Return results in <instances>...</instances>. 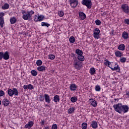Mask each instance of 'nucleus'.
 <instances>
[{"instance_id": "obj_18", "label": "nucleus", "mask_w": 129, "mask_h": 129, "mask_svg": "<svg viewBox=\"0 0 129 129\" xmlns=\"http://www.w3.org/2000/svg\"><path fill=\"white\" fill-rule=\"evenodd\" d=\"M118 49L120 51H124L125 50V46L123 44H121L118 46Z\"/></svg>"}, {"instance_id": "obj_2", "label": "nucleus", "mask_w": 129, "mask_h": 129, "mask_svg": "<svg viewBox=\"0 0 129 129\" xmlns=\"http://www.w3.org/2000/svg\"><path fill=\"white\" fill-rule=\"evenodd\" d=\"M22 14L23 15L22 18L25 21H28V20L31 21L33 18V15L35 14V12L33 10L27 12L25 10H22Z\"/></svg>"}, {"instance_id": "obj_24", "label": "nucleus", "mask_w": 129, "mask_h": 129, "mask_svg": "<svg viewBox=\"0 0 129 129\" xmlns=\"http://www.w3.org/2000/svg\"><path fill=\"white\" fill-rule=\"evenodd\" d=\"M104 63L105 66H107L108 67L110 68V67L111 66V63H112V62H110L108 60H105Z\"/></svg>"}, {"instance_id": "obj_35", "label": "nucleus", "mask_w": 129, "mask_h": 129, "mask_svg": "<svg viewBox=\"0 0 129 129\" xmlns=\"http://www.w3.org/2000/svg\"><path fill=\"white\" fill-rule=\"evenodd\" d=\"M71 101L74 103V102H76L77 101V98L75 96L72 97L71 98Z\"/></svg>"}, {"instance_id": "obj_22", "label": "nucleus", "mask_w": 129, "mask_h": 129, "mask_svg": "<svg viewBox=\"0 0 129 129\" xmlns=\"http://www.w3.org/2000/svg\"><path fill=\"white\" fill-rule=\"evenodd\" d=\"M96 73V70L94 68H91L90 69V74L91 75H94Z\"/></svg>"}, {"instance_id": "obj_56", "label": "nucleus", "mask_w": 129, "mask_h": 129, "mask_svg": "<svg viewBox=\"0 0 129 129\" xmlns=\"http://www.w3.org/2000/svg\"><path fill=\"white\" fill-rule=\"evenodd\" d=\"M1 104H2V101L0 100V105H1Z\"/></svg>"}, {"instance_id": "obj_42", "label": "nucleus", "mask_w": 129, "mask_h": 129, "mask_svg": "<svg viewBox=\"0 0 129 129\" xmlns=\"http://www.w3.org/2000/svg\"><path fill=\"white\" fill-rule=\"evenodd\" d=\"M95 24L97 26H100V25H101V21L97 19L95 21Z\"/></svg>"}, {"instance_id": "obj_31", "label": "nucleus", "mask_w": 129, "mask_h": 129, "mask_svg": "<svg viewBox=\"0 0 129 129\" xmlns=\"http://www.w3.org/2000/svg\"><path fill=\"white\" fill-rule=\"evenodd\" d=\"M69 41L70 43H71V44L75 43V37L74 36H71L69 38Z\"/></svg>"}, {"instance_id": "obj_14", "label": "nucleus", "mask_w": 129, "mask_h": 129, "mask_svg": "<svg viewBox=\"0 0 129 129\" xmlns=\"http://www.w3.org/2000/svg\"><path fill=\"white\" fill-rule=\"evenodd\" d=\"M89 101L90 104L92 105V106H93V107H96V106H97V103L95 100L93 99H89Z\"/></svg>"}, {"instance_id": "obj_57", "label": "nucleus", "mask_w": 129, "mask_h": 129, "mask_svg": "<svg viewBox=\"0 0 129 129\" xmlns=\"http://www.w3.org/2000/svg\"><path fill=\"white\" fill-rule=\"evenodd\" d=\"M1 114H0V117H1Z\"/></svg>"}, {"instance_id": "obj_8", "label": "nucleus", "mask_w": 129, "mask_h": 129, "mask_svg": "<svg viewBox=\"0 0 129 129\" xmlns=\"http://www.w3.org/2000/svg\"><path fill=\"white\" fill-rule=\"evenodd\" d=\"M99 34H100V30L98 28H96L93 31V36L95 39H98L99 37Z\"/></svg>"}, {"instance_id": "obj_11", "label": "nucleus", "mask_w": 129, "mask_h": 129, "mask_svg": "<svg viewBox=\"0 0 129 129\" xmlns=\"http://www.w3.org/2000/svg\"><path fill=\"white\" fill-rule=\"evenodd\" d=\"M79 19L81 21H83V20H85L86 19V15L83 12H79Z\"/></svg>"}, {"instance_id": "obj_25", "label": "nucleus", "mask_w": 129, "mask_h": 129, "mask_svg": "<svg viewBox=\"0 0 129 129\" xmlns=\"http://www.w3.org/2000/svg\"><path fill=\"white\" fill-rule=\"evenodd\" d=\"M122 37L124 39H127L128 38V34L126 32H123L122 34Z\"/></svg>"}, {"instance_id": "obj_51", "label": "nucleus", "mask_w": 129, "mask_h": 129, "mask_svg": "<svg viewBox=\"0 0 129 129\" xmlns=\"http://www.w3.org/2000/svg\"><path fill=\"white\" fill-rule=\"evenodd\" d=\"M24 89L27 90L28 89V85H24L23 86Z\"/></svg>"}, {"instance_id": "obj_55", "label": "nucleus", "mask_w": 129, "mask_h": 129, "mask_svg": "<svg viewBox=\"0 0 129 129\" xmlns=\"http://www.w3.org/2000/svg\"><path fill=\"white\" fill-rule=\"evenodd\" d=\"M45 129H49V127L46 126V127H45Z\"/></svg>"}, {"instance_id": "obj_46", "label": "nucleus", "mask_w": 129, "mask_h": 129, "mask_svg": "<svg viewBox=\"0 0 129 129\" xmlns=\"http://www.w3.org/2000/svg\"><path fill=\"white\" fill-rule=\"evenodd\" d=\"M3 58H4V52H0V60H2Z\"/></svg>"}, {"instance_id": "obj_16", "label": "nucleus", "mask_w": 129, "mask_h": 129, "mask_svg": "<svg viewBox=\"0 0 129 129\" xmlns=\"http://www.w3.org/2000/svg\"><path fill=\"white\" fill-rule=\"evenodd\" d=\"M3 59H4V60H9V59H10V54H9V52L6 51L4 53Z\"/></svg>"}, {"instance_id": "obj_13", "label": "nucleus", "mask_w": 129, "mask_h": 129, "mask_svg": "<svg viewBox=\"0 0 129 129\" xmlns=\"http://www.w3.org/2000/svg\"><path fill=\"white\" fill-rule=\"evenodd\" d=\"M44 97L45 102L47 103H51V99H50V96L47 94H44Z\"/></svg>"}, {"instance_id": "obj_32", "label": "nucleus", "mask_w": 129, "mask_h": 129, "mask_svg": "<svg viewBox=\"0 0 129 129\" xmlns=\"http://www.w3.org/2000/svg\"><path fill=\"white\" fill-rule=\"evenodd\" d=\"M95 90L96 91L99 92L100 90H101V88L100 87V86L97 85L95 86Z\"/></svg>"}, {"instance_id": "obj_52", "label": "nucleus", "mask_w": 129, "mask_h": 129, "mask_svg": "<svg viewBox=\"0 0 129 129\" xmlns=\"http://www.w3.org/2000/svg\"><path fill=\"white\" fill-rule=\"evenodd\" d=\"M41 125H44L45 124V121L44 120H41L40 122Z\"/></svg>"}, {"instance_id": "obj_44", "label": "nucleus", "mask_w": 129, "mask_h": 129, "mask_svg": "<svg viewBox=\"0 0 129 129\" xmlns=\"http://www.w3.org/2000/svg\"><path fill=\"white\" fill-rule=\"evenodd\" d=\"M57 124H54L52 125L51 129H57Z\"/></svg>"}, {"instance_id": "obj_53", "label": "nucleus", "mask_w": 129, "mask_h": 129, "mask_svg": "<svg viewBox=\"0 0 129 129\" xmlns=\"http://www.w3.org/2000/svg\"><path fill=\"white\" fill-rule=\"evenodd\" d=\"M105 15H106V13L104 12L103 14V16H105Z\"/></svg>"}, {"instance_id": "obj_26", "label": "nucleus", "mask_w": 129, "mask_h": 129, "mask_svg": "<svg viewBox=\"0 0 129 129\" xmlns=\"http://www.w3.org/2000/svg\"><path fill=\"white\" fill-rule=\"evenodd\" d=\"M115 55L116 57H121L122 56V53L121 51L118 50L115 52Z\"/></svg>"}, {"instance_id": "obj_23", "label": "nucleus", "mask_w": 129, "mask_h": 129, "mask_svg": "<svg viewBox=\"0 0 129 129\" xmlns=\"http://www.w3.org/2000/svg\"><path fill=\"white\" fill-rule=\"evenodd\" d=\"M53 101L55 102H59L60 101V97L58 95L54 96L53 97Z\"/></svg>"}, {"instance_id": "obj_5", "label": "nucleus", "mask_w": 129, "mask_h": 129, "mask_svg": "<svg viewBox=\"0 0 129 129\" xmlns=\"http://www.w3.org/2000/svg\"><path fill=\"white\" fill-rule=\"evenodd\" d=\"M81 3L83 6H86L88 9H91L92 7L91 0H82Z\"/></svg>"}, {"instance_id": "obj_49", "label": "nucleus", "mask_w": 129, "mask_h": 129, "mask_svg": "<svg viewBox=\"0 0 129 129\" xmlns=\"http://www.w3.org/2000/svg\"><path fill=\"white\" fill-rule=\"evenodd\" d=\"M39 100L40 101H43L44 100V97H43V96H42V95H40L39 96Z\"/></svg>"}, {"instance_id": "obj_15", "label": "nucleus", "mask_w": 129, "mask_h": 129, "mask_svg": "<svg viewBox=\"0 0 129 129\" xmlns=\"http://www.w3.org/2000/svg\"><path fill=\"white\" fill-rule=\"evenodd\" d=\"M71 91H75L77 89V86L75 84H71L70 86Z\"/></svg>"}, {"instance_id": "obj_20", "label": "nucleus", "mask_w": 129, "mask_h": 129, "mask_svg": "<svg viewBox=\"0 0 129 129\" xmlns=\"http://www.w3.org/2000/svg\"><path fill=\"white\" fill-rule=\"evenodd\" d=\"M37 70H38V71L42 72L43 71H45V70H46V67H44L43 66L38 67L37 68Z\"/></svg>"}, {"instance_id": "obj_36", "label": "nucleus", "mask_w": 129, "mask_h": 129, "mask_svg": "<svg viewBox=\"0 0 129 129\" xmlns=\"http://www.w3.org/2000/svg\"><path fill=\"white\" fill-rule=\"evenodd\" d=\"M125 61H126V58L124 57H121L120 58V62L121 63H125Z\"/></svg>"}, {"instance_id": "obj_29", "label": "nucleus", "mask_w": 129, "mask_h": 129, "mask_svg": "<svg viewBox=\"0 0 129 129\" xmlns=\"http://www.w3.org/2000/svg\"><path fill=\"white\" fill-rule=\"evenodd\" d=\"M44 17L42 15H39L37 16L38 22H42L44 20Z\"/></svg>"}, {"instance_id": "obj_10", "label": "nucleus", "mask_w": 129, "mask_h": 129, "mask_svg": "<svg viewBox=\"0 0 129 129\" xmlns=\"http://www.w3.org/2000/svg\"><path fill=\"white\" fill-rule=\"evenodd\" d=\"M70 5L71 8H76L78 6V0H71Z\"/></svg>"}, {"instance_id": "obj_19", "label": "nucleus", "mask_w": 129, "mask_h": 129, "mask_svg": "<svg viewBox=\"0 0 129 129\" xmlns=\"http://www.w3.org/2000/svg\"><path fill=\"white\" fill-rule=\"evenodd\" d=\"M2 9L3 10H9L10 9V5L8 3H5L2 6Z\"/></svg>"}, {"instance_id": "obj_17", "label": "nucleus", "mask_w": 129, "mask_h": 129, "mask_svg": "<svg viewBox=\"0 0 129 129\" xmlns=\"http://www.w3.org/2000/svg\"><path fill=\"white\" fill-rule=\"evenodd\" d=\"M2 103L4 106H8L10 104V101L8 99L5 98L3 100Z\"/></svg>"}, {"instance_id": "obj_48", "label": "nucleus", "mask_w": 129, "mask_h": 129, "mask_svg": "<svg viewBox=\"0 0 129 129\" xmlns=\"http://www.w3.org/2000/svg\"><path fill=\"white\" fill-rule=\"evenodd\" d=\"M34 20L35 22H38V16L37 15L34 16Z\"/></svg>"}, {"instance_id": "obj_9", "label": "nucleus", "mask_w": 129, "mask_h": 129, "mask_svg": "<svg viewBox=\"0 0 129 129\" xmlns=\"http://www.w3.org/2000/svg\"><path fill=\"white\" fill-rule=\"evenodd\" d=\"M91 127H92L93 129H96L98 128V122L96 120H93L90 125Z\"/></svg>"}, {"instance_id": "obj_37", "label": "nucleus", "mask_w": 129, "mask_h": 129, "mask_svg": "<svg viewBox=\"0 0 129 129\" xmlns=\"http://www.w3.org/2000/svg\"><path fill=\"white\" fill-rule=\"evenodd\" d=\"M31 75H32V76H37V75H38V73L37 71L33 70L31 71Z\"/></svg>"}, {"instance_id": "obj_4", "label": "nucleus", "mask_w": 129, "mask_h": 129, "mask_svg": "<svg viewBox=\"0 0 129 129\" xmlns=\"http://www.w3.org/2000/svg\"><path fill=\"white\" fill-rule=\"evenodd\" d=\"M112 71H116L117 72H120V68L118 66V64L116 62H112L111 63V67H110Z\"/></svg>"}, {"instance_id": "obj_6", "label": "nucleus", "mask_w": 129, "mask_h": 129, "mask_svg": "<svg viewBox=\"0 0 129 129\" xmlns=\"http://www.w3.org/2000/svg\"><path fill=\"white\" fill-rule=\"evenodd\" d=\"M74 66L76 68V69H77L78 70H80L81 68H82V64L81 63V62L80 61L76 59L74 61Z\"/></svg>"}, {"instance_id": "obj_7", "label": "nucleus", "mask_w": 129, "mask_h": 129, "mask_svg": "<svg viewBox=\"0 0 129 129\" xmlns=\"http://www.w3.org/2000/svg\"><path fill=\"white\" fill-rule=\"evenodd\" d=\"M121 10L123 13H125V14L129 13V7L126 4H123L121 6Z\"/></svg>"}, {"instance_id": "obj_39", "label": "nucleus", "mask_w": 129, "mask_h": 129, "mask_svg": "<svg viewBox=\"0 0 129 129\" xmlns=\"http://www.w3.org/2000/svg\"><path fill=\"white\" fill-rule=\"evenodd\" d=\"M42 64H43V62L42 61V60L38 59L36 61V65L37 66H41V65H42Z\"/></svg>"}, {"instance_id": "obj_47", "label": "nucleus", "mask_w": 129, "mask_h": 129, "mask_svg": "<svg viewBox=\"0 0 129 129\" xmlns=\"http://www.w3.org/2000/svg\"><path fill=\"white\" fill-rule=\"evenodd\" d=\"M4 16H5V13L1 12L0 13V20L1 19H4V18H3V17H4Z\"/></svg>"}, {"instance_id": "obj_28", "label": "nucleus", "mask_w": 129, "mask_h": 129, "mask_svg": "<svg viewBox=\"0 0 129 129\" xmlns=\"http://www.w3.org/2000/svg\"><path fill=\"white\" fill-rule=\"evenodd\" d=\"M76 54H77L78 56L83 55V52H82V51H81V50L79 49H77L76 50Z\"/></svg>"}, {"instance_id": "obj_33", "label": "nucleus", "mask_w": 129, "mask_h": 129, "mask_svg": "<svg viewBox=\"0 0 129 129\" xmlns=\"http://www.w3.org/2000/svg\"><path fill=\"white\" fill-rule=\"evenodd\" d=\"M5 24V20L3 19H0V26L1 28H4V25Z\"/></svg>"}, {"instance_id": "obj_34", "label": "nucleus", "mask_w": 129, "mask_h": 129, "mask_svg": "<svg viewBox=\"0 0 129 129\" xmlns=\"http://www.w3.org/2000/svg\"><path fill=\"white\" fill-rule=\"evenodd\" d=\"M41 26L42 27H47V28H49V27H50V24L46 22H42Z\"/></svg>"}, {"instance_id": "obj_1", "label": "nucleus", "mask_w": 129, "mask_h": 129, "mask_svg": "<svg viewBox=\"0 0 129 129\" xmlns=\"http://www.w3.org/2000/svg\"><path fill=\"white\" fill-rule=\"evenodd\" d=\"M114 109L120 114L126 113L128 111L129 107L126 105H122V103H118L113 106Z\"/></svg>"}, {"instance_id": "obj_30", "label": "nucleus", "mask_w": 129, "mask_h": 129, "mask_svg": "<svg viewBox=\"0 0 129 129\" xmlns=\"http://www.w3.org/2000/svg\"><path fill=\"white\" fill-rule=\"evenodd\" d=\"M16 22H17V19H16V17H12L10 19V23L12 25L16 23Z\"/></svg>"}, {"instance_id": "obj_54", "label": "nucleus", "mask_w": 129, "mask_h": 129, "mask_svg": "<svg viewBox=\"0 0 129 129\" xmlns=\"http://www.w3.org/2000/svg\"><path fill=\"white\" fill-rule=\"evenodd\" d=\"M126 95L128 96V97H129V92H127V93H126Z\"/></svg>"}, {"instance_id": "obj_3", "label": "nucleus", "mask_w": 129, "mask_h": 129, "mask_svg": "<svg viewBox=\"0 0 129 129\" xmlns=\"http://www.w3.org/2000/svg\"><path fill=\"white\" fill-rule=\"evenodd\" d=\"M8 94L11 97H13L14 95L15 96H18L19 95V91L17 88H14L12 89H8L7 90Z\"/></svg>"}, {"instance_id": "obj_12", "label": "nucleus", "mask_w": 129, "mask_h": 129, "mask_svg": "<svg viewBox=\"0 0 129 129\" xmlns=\"http://www.w3.org/2000/svg\"><path fill=\"white\" fill-rule=\"evenodd\" d=\"M33 125H34V121H30L25 125L24 127L25 128L30 129L31 127H33Z\"/></svg>"}, {"instance_id": "obj_41", "label": "nucleus", "mask_w": 129, "mask_h": 129, "mask_svg": "<svg viewBox=\"0 0 129 129\" xmlns=\"http://www.w3.org/2000/svg\"><path fill=\"white\" fill-rule=\"evenodd\" d=\"M58 15L59 17H63L64 16V12L62 11H58Z\"/></svg>"}, {"instance_id": "obj_38", "label": "nucleus", "mask_w": 129, "mask_h": 129, "mask_svg": "<svg viewBox=\"0 0 129 129\" xmlns=\"http://www.w3.org/2000/svg\"><path fill=\"white\" fill-rule=\"evenodd\" d=\"M48 58L50 59V60H54L55 59V55L52 54H49Z\"/></svg>"}, {"instance_id": "obj_50", "label": "nucleus", "mask_w": 129, "mask_h": 129, "mask_svg": "<svg viewBox=\"0 0 129 129\" xmlns=\"http://www.w3.org/2000/svg\"><path fill=\"white\" fill-rule=\"evenodd\" d=\"M124 22L125 24H127V25H129V19L124 20Z\"/></svg>"}, {"instance_id": "obj_21", "label": "nucleus", "mask_w": 129, "mask_h": 129, "mask_svg": "<svg viewBox=\"0 0 129 129\" xmlns=\"http://www.w3.org/2000/svg\"><path fill=\"white\" fill-rule=\"evenodd\" d=\"M77 59L79 61H81V62H83V61L85 60V58L84 57V56H83V54L77 56Z\"/></svg>"}, {"instance_id": "obj_40", "label": "nucleus", "mask_w": 129, "mask_h": 129, "mask_svg": "<svg viewBox=\"0 0 129 129\" xmlns=\"http://www.w3.org/2000/svg\"><path fill=\"white\" fill-rule=\"evenodd\" d=\"M82 128L86 129L87 128V123L84 122L82 124Z\"/></svg>"}, {"instance_id": "obj_45", "label": "nucleus", "mask_w": 129, "mask_h": 129, "mask_svg": "<svg viewBox=\"0 0 129 129\" xmlns=\"http://www.w3.org/2000/svg\"><path fill=\"white\" fill-rule=\"evenodd\" d=\"M5 95V92L3 90H0V97Z\"/></svg>"}, {"instance_id": "obj_27", "label": "nucleus", "mask_w": 129, "mask_h": 129, "mask_svg": "<svg viewBox=\"0 0 129 129\" xmlns=\"http://www.w3.org/2000/svg\"><path fill=\"white\" fill-rule=\"evenodd\" d=\"M75 110V108L74 107H71L68 110V113H69V114H71V113L74 112Z\"/></svg>"}, {"instance_id": "obj_43", "label": "nucleus", "mask_w": 129, "mask_h": 129, "mask_svg": "<svg viewBox=\"0 0 129 129\" xmlns=\"http://www.w3.org/2000/svg\"><path fill=\"white\" fill-rule=\"evenodd\" d=\"M28 89H29V90H33V89H34V86L30 84L28 85Z\"/></svg>"}]
</instances>
